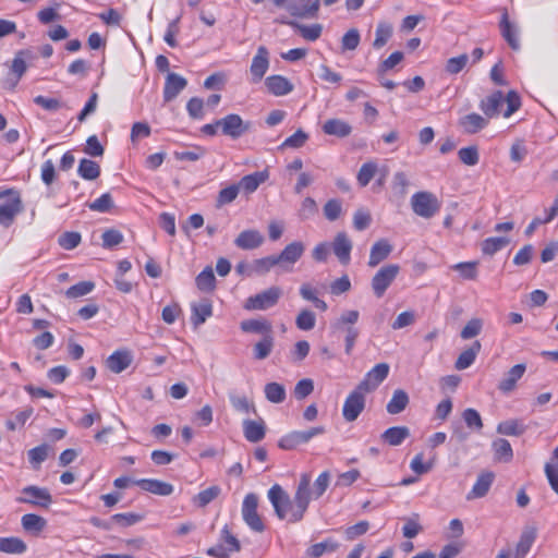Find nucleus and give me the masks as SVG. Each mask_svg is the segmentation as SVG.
<instances>
[{
    "instance_id": "obj_2",
    "label": "nucleus",
    "mask_w": 558,
    "mask_h": 558,
    "mask_svg": "<svg viewBox=\"0 0 558 558\" xmlns=\"http://www.w3.org/2000/svg\"><path fill=\"white\" fill-rule=\"evenodd\" d=\"M440 202L430 192H416L411 197V207L415 215L430 219L440 210Z\"/></svg>"
},
{
    "instance_id": "obj_64",
    "label": "nucleus",
    "mask_w": 558,
    "mask_h": 558,
    "mask_svg": "<svg viewBox=\"0 0 558 558\" xmlns=\"http://www.w3.org/2000/svg\"><path fill=\"white\" fill-rule=\"evenodd\" d=\"M314 390V381L310 378H304L298 381L294 387V396L296 399L302 400L308 397Z\"/></svg>"
},
{
    "instance_id": "obj_23",
    "label": "nucleus",
    "mask_w": 558,
    "mask_h": 558,
    "mask_svg": "<svg viewBox=\"0 0 558 558\" xmlns=\"http://www.w3.org/2000/svg\"><path fill=\"white\" fill-rule=\"evenodd\" d=\"M526 369L525 364H517L512 366L505 377L500 380L498 388L500 391L508 393L512 391L519 379L522 378Z\"/></svg>"
},
{
    "instance_id": "obj_54",
    "label": "nucleus",
    "mask_w": 558,
    "mask_h": 558,
    "mask_svg": "<svg viewBox=\"0 0 558 558\" xmlns=\"http://www.w3.org/2000/svg\"><path fill=\"white\" fill-rule=\"evenodd\" d=\"M316 316L310 310H302L295 319V325L299 329L308 331L315 327Z\"/></svg>"
},
{
    "instance_id": "obj_46",
    "label": "nucleus",
    "mask_w": 558,
    "mask_h": 558,
    "mask_svg": "<svg viewBox=\"0 0 558 558\" xmlns=\"http://www.w3.org/2000/svg\"><path fill=\"white\" fill-rule=\"evenodd\" d=\"M229 400L232 408L240 413H250L255 412V405L252 401L247 399L244 395H236L234 392L229 393Z\"/></svg>"
},
{
    "instance_id": "obj_6",
    "label": "nucleus",
    "mask_w": 558,
    "mask_h": 558,
    "mask_svg": "<svg viewBox=\"0 0 558 558\" xmlns=\"http://www.w3.org/2000/svg\"><path fill=\"white\" fill-rule=\"evenodd\" d=\"M258 498L255 494L250 493L244 497L242 504V518L246 525L254 532L262 533L265 524L257 512Z\"/></svg>"
},
{
    "instance_id": "obj_10",
    "label": "nucleus",
    "mask_w": 558,
    "mask_h": 558,
    "mask_svg": "<svg viewBox=\"0 0 558 558\" xmlns=\"http://www.w3.org/2000/svg\"><path fill=\"white\" fill-rule=\"evenodd\" d=\"M305 245L301 241H293L288 244L280 254L276 255L278 267L282 271H292L293 265L302 257Z\"/></svg>"
},
{
    "instance_id": "obj_25",
    "label": "nucleus",
    "mask_w": 558,
    "mask_h": 558,
    "mask_svg": "<svg viewBox=\"0 0 558 558\" xmlns=\"http://www.w3.org/2000/svg\"><path fill=\"white\" fill-rule=\"evenodd\" d=\"M268 178H269V173L267 170L257 171V172L244 175L238 183V186H240V190L244 191L246 194H252Z\"/></svg>"
},
{
    "instance_id": "obj_60",
    "label": "nucleus",
    "mask_w": 558,
    "mask_h": 558,
    "mask_svg": "<svg viewBox=\"0 0 558 558\" xmlns=\"http://www.w3.org/2000/svg\"><path fill=\"white\" fill-rule=\"evenodd\" d=\"M360 313L355 310L345 311L341 314L338 320L335 323L333 327L336 329L342 330L349 326H354V324L359 320Z\"/></svg>"
},
{
    "instance_id": "obj_30",
    "label": "nucleus",
    "mask_w": 558,
    "mask_h": 558,
    "mask_svg": "<svg viewBox=\"0 0 558 558\" xmlns=\"http://www.w3.org/2000/svg\"><path fill=\"white\" fill-rule=\"evenodd\" d=\"M410 436V429L407 426H393L386 429L380 438L390 446L401 445Z\"/></svg>"
},
{
    "instance_id": "obj_34",
    "label": "nucleus",
    "mask_w": 558,
    "mask_h": 558,
    "mask_svg": "<svg viewBox=\"0 0 558 558\" xmlns=\"http://www.w3.org/2000/svg\"><path fill=\"white\" fill-rule=\"evenodd\" d=\"M265 84L268 90L276 96L286 95L290 93L293 87L290 81L281 75L267 77Z\"/></svg>"
},
{
    "instance_id": "obj_59",
    "label": "nucleus",
    "mask_w": 558,
    "mask_h": 558,
    "mask_svg": "<svg viewBox=\"0 0 558 558\" xmlns=\"http://www.w3.org/2000/svg\"><path fill=\"white\" fill-rule=\"evenodd\" d=\"M239 192L240 186H238V184H232L222 189L217 197V206L220 207L232 203L238 197Z\"/></svg>"
},
{
    "instance_id": "obj_49",
    "label": "nucleus",
    "mask_w": 558,
    "mask_h": 558,
    "mask_svg": "<svg viewBox=\"0 0 558 558\" xmlns=\"http://www.w3.org/2000/svg\"><path fill=\"white\" fill-rule=\"evenodd\" d=\"M377 172V163L367 161L363 163L357 172L356 181L361 187H365L372 181Z\"/></svg>"
},
{
    "instance_id": "obj_26",
    "label": "nucleus",
    "mask_w": 558,
    "mask_h": 558,
    "mask_svg": "<svg viewBox=\"0 0 558 558\" xmlns=\"http://www.w3.org/2000/svg\"><path fill=\"white\" fill-rule=\"evenodd\" d=\"M38 59V51L36 49H25L19 51L12 62V70H27L28 68H36Z\"/></svg>"
},
{
    "instance_id": "obj_13",
    "label": "nucleus",
    "mask_w": 558,
    "mask_h": 558,
    "mask_svg": "<svg viewBox=\"0 0 558 558\" xmlns=\"http://www.w3.org/2000/svg\"><path fill=\"white\" fill-rule=\"evenodd\" d=\"M23 210L24 205L21 196H15V198H10L0 204V225L4 228L11 227L16 216Z\"/></svg>"
},
{
    "instance_id": "obj_52",
    "label": "nucleus",
    "mask_w": 558,
    "mask_h": 558,
    "mask_svg": "<svg viewBox=\"0 0 558 558\" xmlns=\"http://www.w3.org/2000/svg\"><path fill=\"white\" fill-rule=\"evenodd\" d=\"M477 262H462L451 266V268L458 271L464 280H475L477 278Z\"/></svg>"
},
{
    "instance_id": "obj_12",
    "label": "nucleus",
    "mask_w": 558,
    "mask_h": 558,
    "mask_svg": "<svg viewBox=\"0 0 558 558\" xmlns=\"http://www.w3.org/2000/svg\"><path fill=\"white\" fill-rule=\"evenodd\" d=\"M389 365L387 363H379L375 365L357 385L364 392L374 391L388 376Z\"/></svg>"
},
{
    "instance_id": "obj_56",
    "label": "nucleus",
    "mask_w": 558,
    "mask_h": 558,
    "mask_svg": "<svg viewBox=\"0 0 558 558\" xmlns=\"http://www.w3.org/2000/svg\"><path fill=\"white\" fill-rule=\"evenodd\" d=\"M459 159L466 166H475L480 161V154L476 146L462 147L458 151Z\"/></svg>"
},
{
    "instance_id": "obj_57",
    "label": "nucleus",
    "mask_w": 558,
    "mask_h": 558,
    "mask_svg": "<svg viewBox=\"0 0 558 558\" xmlns=\"http://www.w3.org/2000/svg\"><path fill=\"white\" fill-rule=\"evenodd\" d=\"M462 418L466 426L474 430H481L483 428V421L480 413L472 408H468L462 413Z\"/></svg>"
},
{
    "instance_id": "obj_45",
    "label": "nucleus",
    "mask_w": 558,
    "mask_h": 558,
    "mask_svg": "<svg viewBox=\"0 0 558 558\" xmlns=\"http://www.w3.org/2000/svg\"><path fill=\"white\" fill-rule=\"evenodd\" d=\"M338 547H339V544L336 541L328 538V539H325L324 542L312 545L307 549V555L312 558H319L325 553L336 551L338 549Z\"/></svg>"
},
{
    "instance_id": "obj_16",
    "label": "nucleus",
    "mask_w": 558,
    "mask_h": 558,
    "mask_svg": "<svg viewBox=\"0 0 558 558\" xmlns=\"http://www.w3.org/2000/svg\"><path fill=\"white\" fill-rule=\"evenodd\" d=\"M489 120L485 116L472 112L459 119V126L466 134H475L488 125Z\"/></svg>"
},
{
    "instance_id": "obj_44",
    "label": "nucleus",
    "mask_w": 558,
    "mask_h": 558,
    "mask_svg": "<svg viewBox=\"0 0 558 558\" xmlns=\"http://www.w3.org/2000/svg\"><path fill=\"white\" fill-rule=\"evenodd\" d=\"M266 399L271 403H281L286 400L287 392L283 385L278 383H268L264 387Z\"/></svg>"
},
{
    "instance_id": "obj_42",
    "label": "nucleus",
    "mask_w": 558,
    "mask_h": 558,
    "mask_svg": "<svg viewBox=\"0 0 558 558\" xmlns=\"http://www.w3.org/2000/svg\"><path fill=\"white\" fill-rule=\"evenodd\" d=\"M536 538V532L534 530L524 531L517 544L514 558H523L531 549Z\"/></svg>"
},
{
    "instance_id": "obj_38",
    "label": "nucleus",
    "mask_w": 558,
    "mask_h": 558,
    "mask_svg": "<svg viewBox=\"0 0 558 558\" xmlns=\"http://www.w3.org/2000/svg\"><path fill=\"white\" fill-rule=\"evenodd\" d=\"M480 351H481L480 341L473 342L469 349L464 350L458 356L454 367L459 371L470 367L474 363L476 355L478 354Z\"/></svg>"
},
{
    "instance_id": "obj_55",
    "label": "nucleus",
    "mask_w": 558,
    "mask_h": 558,
    "mask_svg": "<svg viewBox=\"0 0 558 558\" xmlns=\"http://www.w3.org/2000/svg\"><path fill=\"white\" fill-rule=\"evenodd\" d=\"M94 288H95L94 282L81 281V282L70 287L65 291V295L69 299H77V298H81V296H84V295L90 293L94 290Z\"/></svg>"
},
{
    "instance_id": "obj_28",
    "label": "nucleus",
    "mask_w": 558,
    "mask_h": 558,
    "mask_svg": "<svg viewBox=\"0 0 558 558\" xmlns=\"http://www.w3.org/2000/svg\"><path fill=\"white\" fill-rule=\"evenodd\" d=\"M132 356L128 351H116L106 361L107 367L119 374L130 366Z\"/></svg>"
},
{
    "instance_id": "obj_50",
    "label": "nucleus",
    "mask_w": 558,
    "mask_h": 558,
    "mask_svg": "<svg viewBox=\"0 0 558 558\" xmlns=\"http://www.w3.org/2000/svg\"><path fill=\"white\" fill-rule=\"evenodd\" d=\"M221 493V488L218 485L210 486L202 492H199L194 498L193 501L197 507H206L213 500H215Z\"/></svg>"
},
{
    "instance_id": "obj_17",
    "label": "nucleus",
    "mask_w": 558,
    "mask_h": 558,
    "mask_svg": "<svg viewBox=\"0 0 558 558\" xmlns=\"http://www.w3.org/2000/svg\"><path fill=\"white\" fill-rule=\"evenodd\" d=\"M332 251L341 264L348 265L350 263L352 242L344 232H339L335 236Z\"/></svg>"
},
{
    "instance_id": "obj_61",
    "label": "nucleus",
    "mask_w": 558,
    "mask_h": 558,
    "mask_svg": "<svg viewBox=\"0 0 558 558\" xmlns=\"http://www.w3.org/2000/svg\"><path fill=\"white\" fill-rule=\"evenodd\" d=\"M360 32L356 28L349 29L341 39L343 50H354L360 44Z\"/></svg>"
},
{
    "instance_id": "obj_43",
    "label": "nucleus",
    "mask_w": 558,
    "mask_h": 558,
    "mask_svg": "<svg viewBox=\"0 0 558 558\" xmlns=\"http://www.w3.org/2000/svg\"><path fill=\"white\" fill-rule=\"evenodd\" d=\"M274 343L275 340L272 333L265 335L258 342L255 343L253 348L254 357L258 361L268 357L272 351Z\"/></svg>"
},
{
    "instance_id": "obj_3",
    "label": "nucleus",
    "mask_w": 558,
    "mask_h": 558,
    "mask_svg": "<svg viewBox=\"0 0 558 558\" xmlns=\"http://www.w3.org/2000/svg\"><path fill=\"white\" fill-rule=\"evenodd\" d=\"M311 476L306 473L301 475L298 489L294 495L295 507L291 509L290 522H299L310 505L313 492L310 489Z\"/></svg>"
},
{
    "instance_id": "obj_20",
    "label": "nucleus",
    "mask_w": 558,
    "mask_h": 558,
    "mask_svg": "<svg viewBox=\"0 0 558 558\" xmlns=\"http://www.w3.org/2000/svg\"><path fill=\"white\" fill-rule=\"evenodd\" d=\"M500 32L505 40L508 45L517 50L520 48V40L518 35V28L509 21L507 10L502 11L501 20H500Z\"/></svg>"
},
{
    "instance_id": "obj_18",
    "label": "nucleus",
    "mask_w": 558,
    "mask_h": 558,
    "mask_svg": "<svg viewBox=\"0 0 558 558\" xmlns=\"http://www.w3.org/2000/svg\"><path fill=\"white\" fill-rule=\"evenodd\" d=\"M263 243V234L254 229L242 231L234 240V244L241 250H255Z\"/></svg>"
},
{
    "instance_id": "obj_8",
    "label": "nucleus",
    "mask_w": 558,
    "mask_h": 558,
    "mask_svg": "<svg viewBox=\"0 0 558 558\" xmlns=\"http://www.w3.org/2000/svg\"><path fill=\"white\" fill-rule=\"evenodd\" d=\"M268 499L271 502L277 517L280 520L288 518L290 520L291 509L295 507L294 501L292 502L289 495L278 484L271 486L268 490Z\"/></svg>"
},
{
    "instance_id": "obj_53",
    "label": "nucleus",
    "mask_w": 558,
    "mask_h": 558,
    "mask_svg": "<svg viewBox=\"0 0 558 558\" xmlns=\"http://www.w3.org/2000/svg\"><path fill=\"white\" fill-rule=\"evenodd\" d=\"M404 525L402 527V534L407 538H414L423 527L420 524V514L413 513L411 517L404 518Z\"/></svg>"
},
{
    "instance_id": "obj_7",
    "label": "nucleus",
    "mask_w": 558,
    "mask_h": 558,
    "mask_svg": "<svg viewBox=\"0 0 558 558\" xmlns=\"http://www.w3.org/2000/svg\"><path fill=\"white\" fill-rule=\"evenodd\" d=\"M400 272V266L397 264H389L383 266L372 279V289L377 298H381L387 289L395 281Z\"/></svg>"
},
{
    "instance_id": "obj_5",
    "label": "nucleus",
    "mask_w": 558,
    "mask_h": 558,
    "mask_svg": "<svg viewBox=\"0 0 558 558\" xmlns=\"http://www.w3.org/2000/svg\"><path fill=\"white\" fill-rule=\"evenodd\" d=\"M19 504H27L33 507L47 509L52 504V496L45 487L29 485L21 490V495L16 498Z\"/></svg>"
},
{
    "instance_id": "obj_33",
    "label": "nucleus",
    "mask_w": 558,
    "mask_h": 558,
    "mask_svg": "<svg viewBox=\"0 0 558 558\" xmlns=\"http://www.w3.org/2000/svg\"><path fill=\"white\" fill-rule=\"evenodd\" d=\"M240 328L244 332H252V333H262L263 337L265 335L272 333V326L271 324L264 319H246L241 322Z\"/></svg>"
},
{
    "instance_id": "obj_24",
    "label": "nucleus",
    "mask_w": 558,
    "mask_h": 558,
    "mask_svg": "<svg viewBox=\"0 0 558 558\" xmlns=\"http://www.w3.org/2000/svg\"><path fill=\"white\" fill-rule=\"evenodd\" d=\"M391 252L392 246L387 240L381 239L375 242L371 248L368 266L372 268L376 267L385 260Z\"/></svg>"
},
{
    "instance_id": "obj_51",
    "label": "nucleus",
    "mask_w": 558,
    "mask_h": 558,
    "mask_svg": "<svg viewBox=\"0 0 558 558\" xmlns=\"http://www.w3.org/2000/svg\"><path fill=\"white\" fill-rule=\"evenodd\" d=\"M276 266H278L276 255H269L253 260V271L255 276L266 275Z\"/></svg>"
},
{
    "instance_id": "obj_48",
    "label": "nucleus",
    "mask_w": 558,
    "mask_h": 558,
    "mask_svg": "<svg viewBox=\"0 0 558 558\" xmlns=\"http://www.w3.org/2000/svg\"><path fill=\"white\" fill-rule=\"evenodd\" d=\"M201 291L210 292L215 289L216 278L211 267H206L195 279Z\"/></svg>"
},
{
    "instance_id": "obj_37",
    "label": "nucleus",
    "mask_w": 558,
    "mask_h": 558,
    "mask_svg": "<svg viewBox=\"0 0 558 558\" xmlns=\"http://www.w3.org/2000/svg\"><path fill=\"white\" fill-rule=\"evenodd\" d=\"M27 549L25 542L19 537H0V551L11 555L24 554Z\"/></svg>"
},
{
    "instance_id": "obj_11",
    "label": "nucleus",
    "mask_w": 558,
    "mask_h": 558,
    "mask_svg": "<svg viewBox=\"0 0 558 558\" xmlns=\"http://www.w3.org/2000/svg\"><path fill=\"white\" fill-rule=\"evenodd\" d=\"M218 124H220L222 134L233 140L241 137L243 134L248 132L251 128L250 122L243 121V119L235 113L228 114L218 120Z\"/></svg>"
},
{
    "instance_id": "obj_19",
    "label": "nucleus",
    "mask_w": 558,
    "mask_h": 558,
    "mask_svg": "<svg viewBox=\"0 0 558 558\" xmlns=\"http://www.w3.org/2000/svg\"><path fill=\"white\" fill-rule=\"evenodd\" d=\"M134 484L140 486L143 490L158 496H169L173 493V486L171 484L159 480L142 478L134 481Z\"/></svg>"
},
{
    "instance_id": "obj_39",
    "label": "nucleus",
    "mask_w": 558,
    "mask_h": 558,
    "mask_svg": "<svg viewBox=\"0 0 558 558\" xmlns=\"http://www.w3.org/2000/svg\"><path fill=\"white\" fill-rule=\"evenodd\" d=\"M392 32L393 27L391 23L386 21L379 22L375 31V39L373 43V47L375 49L383 48L392 36Z\"/></svg>"
},
{
    "instance_id": "obj_14",
    "label": "nucleus",
    "mask_w": 558,
    "mask_h": 558,
    "mask_svg": "<svg viewBox=\"0 0 558 558\" xmlns=\"http://www.w3.org/2000/svg\"><path fill=\"white\" fill-rule=\"evenodd\" d=\"M186 84L187 82L183 76L169 72L163 87L165 102L172 101L186 87Z\"/></svg>"
},
{
    "instance_id": "obj_9",
    "label": "nucleus",
    "mask_w": 558,
    "mask_h": 558,
    "mask_svg": "<svg viewBox=\"0 0 558 558\" xmlns=\"http://www.w3.org/2000/svg\"><path fill=\"white\" fill-rule=\"evenodd\" d=\"M365 395L366 392L359 387L349 393L342 408V415L347 422H354L363 412L365 408Z\"/></svg>"
},
{
    "instance_id": "obj_29",
    "label": "nucleus",
    "mask_w": 558,
    "mask_h": 558,
    "mask_svg": "<svg viewBox=\"0 0 558 558\" xmlns=\"http://www.w3.org/2000/svg\"><path fill=\"white\" fill-rule=\"evenodd\" d=\"M323 131L327 135L347 137L351 134L352 126L341 119H329L324 123Z\"/></svg>"
},
{
    "instance_id": "obj_4",
    "label": "nucleus",
    "mask_w": 558,
    "mask_h": 558,
    "mask_svg": "<svg viewBox=\"0 0 558 558\" xmlns=\"http://www.w3.org/2000/svg\"><path fill=\"white\" fill-rule=\"evenodd\" d=\"M282 295L279 287H270L255 295H251L245 300L244 308L247 311H266L274 307Z\"/></svg>"
},
{
    "instance_id": "obj_41",
    "label": "nucleus",
    "mask_w": 558,
    "mask_h": 558,
    "mask_svg": "<svg viewBox=\"0 0 558 558\" xmlns=\"http://www.w3.org/2000/svg\"><path fill=\"white\" fill-rule=\"evenodd\" d=\"M495 458L499 461L509 462L513 458V450L510 442L507 439L498 438L492 444Z\"/></svg>"
},
{
    "instance_id": "obj_32",
    "label": "nucleus",
    "mask_w": 558,
    "mask_h": 558,
    "mask_svg": "<svg viewBox=\"0 0 558 558\" xmlns=\"http://www.w3.org/2000/svg\"><path fill=\"white\" fill-rule=\"evenodd\" d=\"M310 440L307 430H294L287 434L279 440V447L284 450H292L300 445L308 442Z\"/></svg>"
},
{
    "instance_id": "obj_22",
    "label": "nucleus",
    "mask_w": 558,
    "mask_h": 558,
    "mask_svg": "<svg viewBox=\"0 0 558 558\" xmlns=\"http://www.w3.org/2000/svg\"><path fill=\"white\" fill-rule=\"evenodd\" d=\"M494 481V474L492 472H483L478 475L476 482L474 483L472 489L468 493L466 499L472 500L475 498L484 497Z\"/></svg>"
},
{
    "instance_id": "obj_47",
    "label": "nucleus",
    "mask_w": 558,
    "mask_h": 558,
    "mask_svg": "<svg viewBox=\"0 0 558 558\" xmlns=\"http://www.w3.org/2000/svg\"><path fill=\"white\" fill-rule=\"evenodd\" d=\"M509 239L505 236L487 238L482 242V252L485 255H494L509 244Z\"/></svg>"
},
{
    "instance_id": "obj_62",
    "label": "nucleus",
    "mask_w": 558,
    "mask_h": 558,
    "mask_svg": "<svg viewBox=\"0 0 558 558\" xmlns=\"http://www.w3.org/2000/svg\"><path fill=\"white\" fill-rule=\"evenodd\" d=\"M113 206L111 195L109 193H105L101 196H99L97 199H95L93 203L88 205L90 210L99 211V213H107L109 211Z\"/></svg>"
},
{
    "instance_id": "obj_36",
    "label": "nucleus",
    "mask_w": 558,
    "mask_h": 558,
    "mask_svg": "<svg viewBox=\"0 0 558 558\" xmlns=\"http://www.w3.org/2000/svg\"><path fill=\"white\" fill-rule=\"evenodd\" d=\"M21 524L24 531L33 534H39L47 525V521L35 513H26L21 518Z\"/></svg>"
},
{
    "instance_id": "obj_63",
    "label": "nucleus",
    "mask_w": 558,
    "mask_h": 558,
    "mask_svg": "<svg viewBox=\"0 0 558 558\" xmlns=\"http://www.w3.org/2000/svg\"><path fill=\"white\" fill-rule=\"evenodd\" d=\"M59 245L64 250H73L81 243V234L78 232H64L59 236Z\"/></svg>"
},
{
    "instance_id": "obj_58",
    "label": "nucleus",
    "mask_w": 558,
    "mask_h": 558,
    "mask_svg": "<svg viewBox=\"0 0 558 558\" xmlns=\"http://www.w3.org/2000/svg\"><path fill=\"white\" fill-rule=\"evenodd\" d=\"M323 210H324V215H325L327 220L335 221L342 214V203H341L340 199H337V198L329 199L324 205Z\"/></svg>"
},
{
    "instance_id": "obj_1",
    "label": "nucleus",
    "mask_w": 558,
    "mask_h": 558,
    "mask_svg": "<svg viewBox=\"0 0 558 558\" xmlns=\"http://www.w3.org/2000/svg\"><path fill=\"white\" fill-rule=\"evenodd\" d=\"M478 107L488 120L498 117L500 113L505 118H509L521 107V99L514 90H508L506 94L501 90H495L483 98Z\"/></svg>"
},
{
    "instance_id": "obj_21",
    "label": "nucleus",
    "mask_w": 558,
    "mask_h": 558,
    "mask_svg": "<svg viewBox=\"0 0 558 558\" xmlns=\"http://www.w3.org/2000/svg\"><path fill=\"white\" fill-rule=\"evenodd\" d=\"M191 311V323L194 328H198L213 315V305L208 300H203L198 303H192Z\"/></svg>"
},
{
    "instance_id": "obj_15",
    "label": "nucleus",
    "mask_w": 558,
    "mask_h": 558,
    "mask_svg": "<svg viewBox=\"0 0 558 558\" xmlns=\"http://www.w3.org/2000/svg\"><path fill=\"white\" fill-rule=\"evenodd\" d=\"M287 9L293 16L314 17L319 9V0H295Z\"/></svg>"
},
{
    "instance_id": "obj_40",
    "label": "nucleus",
    "mask_w": 558,
    "mask_h": 558,
    "mask_svg": "<svg viewBox=\"0 0 558 558\" xmlns=\"http://www.w3.org/2000/svg\"><path fill=\"white\" fill-rule=\"evenodd\" d=\"M77 173L84 180L93 181L100 175V167L96 161L84 158L80 161Z\"/></svg>"
},
{
    "instance_id": "obj_27",
    "label": "nucleus",
    "mask_w": 558,
    "mask_h": 558,
    "mask_svg": "<svg viewBox=\"0 0 558 558\" xmlns=\"http://www.w3.org/2000/svg\"><path fill=\"white\" fill-rule=\"evenodd\" d=\"M243 433L246 440L250 442H258L264 439L266 434L265 423L263 420L252 421L245 420L243 422Z\"/></svg>"
},
{
    "instance_id": "obj_35",
    "label": "nucleus",
    "mask_w": 558,
    "mask_h": 558,
    "mask_svg": "<svg viewBox=\"0 0 558 558\" xmlns=\"http://www.w3.org/2000/svg\"><path fill=\"white\" fill-rule=\"evenodd\" d=\"M409 395L403 389H396L390 401L387 403L386 410L389 414H399L405 410L409 404Z\"/></svg>"
},
{
    "instance_id": "obj_31",
    "label": "nucleus",
    "mask_w": 558,
    "mask_h": 558,
    "mask_svg": "<svg viewBox=\"0 0 558 558\" xmlns=\"http://www.w3.org/2000/svg\"><path fill=\"white\" fill-rule=\"evenodd\" d=\"M526 430L523 420L511 418L497 425V433L505 436H521Z\"/></svg>"
}]
</instances>
